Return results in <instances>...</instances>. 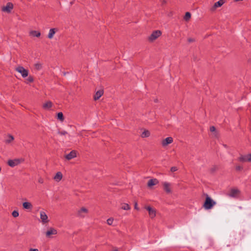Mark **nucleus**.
Here are the masks:
<instances>
[{"label": "nucleus", "mask_w": 251, "mask_h": 251, "mask_svg": "<svg viewBox=\"0 0 251 251\" xmlns=\"http://www.w3.org/2000/svg\"><path fill=\"white\" fill-rule=\"evenodd\" d=\"M188 41L189 42V43H191V42H193L194 41V39H192V38H189L188 39Z\"/></svg>", "instance_id": "nucleus-38"}, {"label": "nucleus", "mask_w": 251, "mask_h": 251, "mask_svg": "<svg viewBox=\"0 0 251 251\" xmlns=\"http://www.w3.org/2000/svg\"><path fill=\"white\" fill-rule=\"evenodd\" d=\"M103 91L99 90L97 91L94 95V99L95 100H99L100 97L103 95Z\"/></svg>", "instance_id": "nucleus-21"}, {"label": "nucleus", "mask_w": 251, "mask_h": 251, "mask_svg": "<svg viewBox=\"0 0 251 251\" xmlns=\"http://www.w3.org/2000/svg\"><path fill=\"white\" fill-rule=\"evenodd\" d=\"M14 140V137L11 135H8V138L5 140L6 143H10Z\"/></svg>", "instance_id": "nucleus-26"}, {"label": "nucleus", "mask_w": 251, "mask_h": 251, "mask_svg": "<svg viewBox=\"0 0 251 251\" xmlns=\"http://www.w3.org/2000/svg\"><path fill=\"white\" fill-rule=\"evenodd\" d=\"M161 32L160 30H155L152 32L151 35L149 37L148 39L150 41L152 42L160 36Z\"/></svg>", "instance_id": "nucleus-3"}, {"label": "nucleus", "mask_w": 251, "mask_h": 251, "mask_svg": "<svg viewBox=\"0 0 251 251\" xmlns=\"http://www.w3.org/2000/svg\"><path fill=\"white\" fill-rule=\"evenodd\" d=\"M42 64L40 63H37L34 64V68L36 70L39 71L42 69Z\"/></svg>", "instance_id": "nucleus-25"}, {"label": "nucleus", "mask_w": 251, "mask_h": 251, "mask_svg": "<svg viewBox=\"0 0 251 251\" xmlns=\"http://www.w3.org/2000/svg\"><path fill=\"white\" fill-rule=\"evenodd\" d=\"M52 106V102L50 101H48L43 105V108L46 110H49Z\"/></svg>", "instance_id": "nucleus-20"}, {"label": "nucleus", "mask_w": 251, "mask_h": 251, "mask_svg": "<svg viewBox=\"0 0 251 251\" xmlns=\"http://www.w3.org/2000/svg\"><path fill=\"white\" fill-rule=\"evenodd\" d=\"M238 160L242 162H251V153L244 155H240L238 158Z\"/></svg>", "instance_id": "nucleus-6"}, {"label": "nucleus", "mask_w": 251, "mask_h": 251, "mask_svg": "<svg viewBox=\"0 0 251 251\" xmlns=\"http://www.w3.org/2000/svg\"><path fill=\"white\" fill-rule=\"evenodd\" d=\"M27 80L29 82H32L34 80L33 77L31 76H29Z\"/></svg>", "instance_id": "nucleus-35"}, {"label": "nucleus", "mask_w": 251, "mask_h": 251, "mask_svg": "<svg viewBox=\"0 0 251 251\" xmlns=\"http://www.w3.org/2000/svg\"><path fill=\"white\" fill-rule=\"evenodd\" d=\"M58 134L61 135H65L68 134L67 132L66 131H58Z\"/></svg>", "instance_id": "nucleus-33"}, {"label": "nucleus", "mask_w": 251, "mask_h": 251, "mask_svg": "<svg viewBox=\"0 0 251 251\" xmlns=\"http://www.w3.org/2000/svg\"><path fill=\"white\" fill-rule=\"evenodd\" d=\"M12 215L13 217L16 218L19 215V212L17 210H14L12 212Z\"/></svg>", "instance_id": "nucleus-30"}, {"label": "nucleus", "mask_w": 251, "mask_h": 251, "mask_svg": "<svg viewBox=\"0 0 251 251\" xmlns=\"http://www.w3.org/2000/svg\"><path fill=\"white\" fill-rule=\"evenodd\" d=\"M243 237L244 235H242L241 232L232 233L229 236L228 239L229 244L227 245V246L230 247L237 245Z\"/></svg>", "instance_id": "nucleus-1"}, {"label": "nucleus", "mask_w": 251, "mask_h": 251, "mask_svg": "<svg viewBox=\"0 0 251 251\" xmlns=\"http://www.w3.org/2000/svg\"><path fill=\"white\" fill-rule=\"evenodd\" d=\"M15 70L20 73L24 78L28 76V70L25 69L23 66H18L16 68Z\"/></svg>", "instance_id": "nucleus-4"}, {"label": "nucleus", "mask_w": 251, "mask_h": 251, "mask_svg": "<svg viewBox=\"0 0 251 251\" xmlns=\"http://www.w3.org/2000/svg\"><path fill=\"white\" fill-rule=\"evenodd\" d=\"M29 251H38V250L37 249H30Z\"/></svg>", "instance_id": "nucleus-39"}, {"label": "nucleus", "mask_w": 251, "mask_h": 251, "mask_svg": "<svg viewBox=\"0 0 251 251\" xmlns=\"http://www.w3.org/2000/svg\"><path fill=\"white\" fill-rule=\"evenodd\" d=\"M88 213V210L85 207H82L79 210H78L77 215L80 217H84Z\"/></svg>", "instance_id": "nucleus-11"}, {"label": "nucleus", "mask_w": 251, "mask_h": 251, "mask_svg": "<svg viewBox=\"0 0 251 251\" xmlns=\"http://www.w3.org/2000/svg\"><path fill=\"white\" fill-rule=\"evenodd\" d=\"M76 157V151L75 150L72 151L69 153L66 154L65 156V158L68 160H70Z\"/></svg>", "instance_id": "nucleus-9"}, {"label": "nucleus", "mask_w": 251, "mask_h": 251, "mask_svg": "<svg viewBox=\"0 0 251 251\" xmlns=\"http://www.w3.org/2000/svg\"><path fill=\"white\" fill-rule=\"evenodd\" d=\"M20 163V161L19 159L9 160L8 161V165L11 167H14L18 165Z\"/></svg>", "instance_id": "nucleus-15"}, {"label": "nucleus", "mask_w": 251, "mask_h": 251, "mask_svg": "<svg viewBox=\"0 0 251 251\" xmlns=\"http://www.w3.org/2000/svg\"><path fill=\"white\" fill-rule=\"evenodd\" d=\"M114 219L112 218H109L107 220V224L108 225H112Z\"/></svg>", "instance_id": "nucleus-31"}, {"label": "nucleus", "mask_w": 251, "mask_h": 251, "mask_svg": "<svg viewBox=\"0 0 251 251\" xmlns=\"http://www.w3.org/2000/svg\"><path fill=\"white\" fill-rule=\"evenodd\" d=\"M210 131L211 132H214L216 131V128L214 126H211L210 127Z\"/></svg>", "instance_id": "nucleus-36"}, {"label": "nucleus", "mask_w": 251, "mask_h": 251, "mask_svg": "<svg viewBox=\"0 0 251 251\" xmlns=\"http://www.w3.org/2000/svg\"><path fill=\"white\" fill-rule=\"evenodd\" d=\"M30 35H31L32 36H34V37H39L41 35V33L40 32L38 31H36V30H33V31H31L30 32Z\"/></svg>", "instance_id": "nucleus-23"}, {"label": "nucleus", "mask_w": 251, "mask_h": 251, "mask_svg": "<svg viewBox=\"0 0 251 251\" xmlns=\"http://www.w3.org/2000/svg\"><path fill=\"white\" fill-rule=\"evenodd\" d=\"M13 8V4L11 2L7 3L6 6H3L1 8V10L3 12H5L8 13L11 12V10Z\"/></svg>", "instance_id": "nucleus-7"}, {"label": "nucleus", "mask_w": 251, "mask_h": 251, "mask_svg": "<svg viewBox=\"0 0 251 251\" xmlns=\"http://www.w3.org/2000/svg\"><path fill=\"white\" fill-rule=\"evenodd\" d=\"M55 33V29L54 28H51L50 29V31H49V34L48 35V37L49 38V39H51L53 35H54V34Z\"/></svg>", "instance_id": "nucleus-22"}, {"label": "nucleus", "mask_w": 251, "mask_h": 251, "mask_svg": "<svg viewBox=\"0 0 251 251\" xmlns=\"http://www.w3.org/2000/svg\"><path fill=\"white\" fill-rule=\"evenodd\" d=\"M145 208L149 211V214L151 218H153L156 216L155 210L151 206H147Z\"/></svg>", "instance_id": "nucleus-12"}, {"label": "nucleus", "mask_w": 251, "mask_h": 251, "mask_svg": "<svg viewBox=\"0 0 251 251\" xmlns=\"http://www.w3.org/2000/svg\"><path fill=\"white\" fill-rule=\"evenodd\" d=\"M164 190L167 193H171V189L170 188V183L167 182H164L163 183Z\"/></svg>", "instance_id": "nucleus-16"}, {"label": "nucleus", "mask_w": 251, "mask_h": 251, "mask_svg": "<svg viewBox=\"0 0 251 251\" xmlns=\"http://www.w3.org/2000/svg\"><path fill=\"white\" fill-rule=\"evenodd\" d=\"M57 234V231L56 229L53 227H50L48 230L46 232V236L48 238H52V235H55Z\"/></svg>", "instance_id": "nucleus-5"}, {"label": "nucleus", "mask_w": 251, "mask_h": 251, "mask_svg": "<svg viewBox=\"0 0 251 251\" xmlns=\"http://www.w3.org/2000/svg\"><path fill=\"white\" fill-rule=\"evenodd\" d=\"M63 177L62 174L61 172H58L56 173L54 176L53 177V179L57 182L60 181Z\"/></svg>", "instance_id": "nucleus-18"}, {"label": "nucleus", "mask_w": 251, "mask_h": 251, "mask_svg": "<svg viewBox=\"0 0 251 251\" xmlns=\"http://www.w3.org/2000/svg\"><path fill=\"white\" fill-rule=\"evenodd\" d=\"M57 119L61 121H63L64 120V116H63V114L62 112L58 113Z\"/></svg>", "instance_id": "nucleus-27"}, {"label": "nucleus", "mask_w": 251, "mask_h": 251, "mask_svg": "<svg viewBox=\"0 0 251 251\" xmlns=\"http://www.w3.org/2000/svg\"><path fill=\"white\" fill-rule=\"evenodd\" d=\"M39 182H40V183H42L43 182V180L42 179L39 180Z\"/></svg>", "instance_id": "nucleus-40"}, {"label": "nucleus", "mask_w": 251, "mask_h": 251, "mask_svg": "<svg viewBox=\"0 0 251 251\" xmlns=\"http://www.w3.org/2000/svg\"><path fill=\"white\" fill-rule=\"evenodd\" d=\"M205 201L203 204V207L205 209H210L216 204V202L213 201L209 196L206 194Z\"/></svg>", "instance_id": "nucleus-2"}, {"label": "nucleus", "mask_w": 251, "mask_h": 251, "mask_svg": "<svg viewBox=\"0 0 251 251\" xmlns=\"http://www.w3.org/2000/svg\"><path fill=\"white\" fill-rule=\"evenodd\" d=\"M115 251H118V250H116Z\"/></svg>", "instance_id": "nucleus-41"}, {"label": "nucleus", "mask_w": 251, "mask_h": 251, "mask_svg": "<svg viewBox=\"0 0 251 251\" xmlns=\"http://www.w3.org/2000/svg\"><path fill=\"white\" fill-rule=\"evenodd\" d=\"M150 132L148 130H145L142 132L141 134V137L142 138L148 137L150 136Z\"/></svg>", "instance_id": "nucleus-24"}, {"label": "nucleus", "mask_w": 251, "mask_h": 251, "mask_svg": "<svg viewBox=\"0 0 251 251\" xmlns=\"http://www.w3.org/2000/svg\"><path fill=\"white\" fill-rule=\"evenodd\" d=\"M177 170V168L176 167H172L171 168V171L172 172H176Z\"/></svg>", "instance_id": "nucleus-34"}, {"label": "nucleus", "mask_w": 251, "mask_h": 251, "mask_svg": "<svg viewBox=\"0 0 251 251\" xmlns=\"http://www.w3.org/2000/svg\"><path fill=\"white\" fill-rule=\"evenodd\" d=\"M134 208L137 210H139V208L138 207V204L137 202H135L134 204Z\"/></svg>", "instance_id": "nucleus-37"}, {"label": "nucleus", "mask_w": 251, "mask_h": 251, "mask_svg": "<svg viewBox=\"0 0 251 251\" xmlns=\"http://www.w3.org/2000/svg\"><path fill=\"white\" fill-rule=\"evenodd\" d=\"M173 142V139L171 137H169L164 139L162 141V145L163 147H165L168 144H171Z\"/></svg>", "instance_id": "nucleus-14"}, {"label": "nucleus", "mask_w": 251, "mask_h": 251, "mask_svg": "<svg viewBox=\"0 0 251 251\" xmlns=\"http://www.w3.org/2000/svg\"><path fill=\"white\" fill-rule=\"evenodd\" d=\"M122 209L126 210H129L130 209V207L128 204L124 203L122 206Z\"/></svg>", "instance_id": "nucleus-29"}, {"label": "nucleus", "mask_w": 251, "mask_h": 251, "mask_svg": "<svg viewBox=\"0 0 251 251\" xmlns=\"http://www.w3.org/2000/svg\"><path fill=\"white\" fill-rule=\"evenodd\" d=\"M40 219L43 224H46L49 222L48 217L44 211L40 212Z\"/></svg>", "instance_id": "nucleus-8"}, {"label": "nucleus", "mask_w": 251, "mask_h": 251, "mask_svg": "<svg viewBox=\"0 0 251 251\" xmlns=\"http://www.w3.org/2000/svg\"><path fill=\"white\" fill-rule=\"evenodd\" d=\"M191 18V14L190 12H187L186 13H185V15L184 16V19L185 20V21H188L190 18Z\"/></svg>", "instance_id": "nucleus-28"}, {"label": "nucleus", "mask_w": 251, "mask_h": 251, "mask_svg": "<svg viewBox=\"0 0 251 251\" xmlns=\"http://www.w3.org/2000/svg\"><path fill=\"white\" fill-rule=\"evenodd\" d=\"M23 206L24 209L27 210H31L32 208V205L29 202H24L23 203Z\"/></svg>", "instance_id": "nucleus-19"}, {"label": "nucleus", "mask_w": 251, "mask_h": 251, "mask_svg": "<svg viewBox=\"0 0 251 251\" xmlns=\"http://www.w3.org/2000/svg\"><path fill=\"white\" fill-rule=\"evenodd\" d=\"M159 183L158 180L156 178L151 179L148 182V186L151 187Z\"/></svg>", "instance_id": "nucleus-17"}, {"label": "nucleus", "mask_w": 251, "mask_h": 251, "mask_svg": "<svg viewBox=\"0 0 251 251\" xmlns=\"http://www.w3.org/2000/svg\"><path fill=\"white\" fill-rule=\"evenodd\" d=\"M235 169L237 171H240L242 170L243 167L241 166L238 165V166H236Z\"/></svg>", "instance_id": "nucleus-32"}, {"label": "nucleus", "mask_w": 251, "mask_h": 251, "mask_svg": "<svg viewBox=\"0 0 251 251\" xmlns=\"http://www.w3.org/2000/svg\"><path fill=\"white\" fill-rule=\"evenodd\" d=\"M240 191L237 189H232L228 194V196L230 197L235 198L237 196Z\"/></svg>", "instance_id": "nucleus-13"}, {"label": "nucleus", "mask_w": 251, "mask_h": 251, "mask_svg": "<svg viewBox=\"0 0 251 251\" xmlns=\"http://www.w3.org/2000/svg\"><path fill=\"white\" fill-rule=\"evenodd\" d=\"M224 0H219L218 1L214 3L213 7L211 8V10L212 11L215 10L216 8L222 6L224 4Z\"/></svg>", "instance_id": "nucleus-10"}]
</instances>
